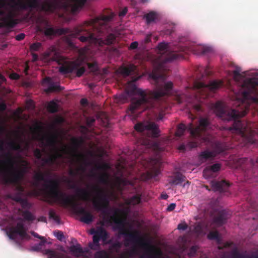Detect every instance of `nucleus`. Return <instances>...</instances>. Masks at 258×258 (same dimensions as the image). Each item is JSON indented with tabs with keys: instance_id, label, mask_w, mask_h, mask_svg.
<instances>
[{
	"instance_id": "obj_56",
	"label": "nucleus",
	"mask_w": 258,
	"mask_h": 258,
	"mask_svg": "<svg viewBox=\"0 0 258 258\" xmlns=\"http://www.w3.org/2000/svg\"><path fill=\"white\" fill-rule=\"evenodd\" d=\"M187 225L186 223H180L178 225L177 229L179 230H185L187 228Z\"/></svg>"
},
{
	"instance_id": "obj_26",
	"label": "nucleus",
	"mask_w": 258,
	"mask_h": 258,
	"mask_svg": "<svg viewBox=\"0 0 258 258\" xmlns=\"http://www.w3.org/2000/svg\"><path fill=\"white\" fill-rule=\"evenodd\" d=\"M45 81L49 84L48 87L45 90L47 93L58 92L63 89L59 85L51 83V80L49 78H46Z\"/></svg>"
},
{
	"instance_id": "obj_35",
	"label": "nucleus",
	"mask_w": 258,
	"mask_h": 258,
	"mask_svg": "<svg viewBox=\"0 0 258 258\" xmlns=\"http://www.w3.org/2000/svg\"><path fill=\"white\" fill-rule=\"evenodd\" d=\"M73 6L72 10L74 12H76L79 9L82 8L87 0H73Z\"/></svg>"
},
{
	"instance_id": "obj_22",
	"label": "nucleus",
	"mask_w": 258,
	"mask_h": 258,
	"mask_svg": "<svg viewBox=\"0 0 258 258\" xmlns=\"http://www.w3.org/2000/svg\"><path fill=\"white\" fill-rule=\"evenodd\" d=\"M211 186L214 191L220 192H225L230 186V184L226 180L220 181H212L211 182Z\"/></svg>"
},
{
	"instance_id": "obj_3",
	"label": "nucleus",
	"mask_w": 258,
	"mask_h": 258,
	"mask_svg": "<svg viewBox=\"0 0 258 258\" xmlns=\"http://www.w3.org/2000/svg\"><path fill=\"white\" fill-rule=\"evenodd\" d=\"M92 189L96 194V198L93 201V206L95 210L101 212L104 216L105 220L107 222L113 221L116 224V228L118 229V233L120 235L124 236V245L128 246L129 243H133L141 245L144 248H151V245L149 242L145 240L140 236L137 231L130 232L124 227L123 220L119 218V214L121 210L119 209H115L114 211V214L109 215V198L108 195L99 185H93Z\"/></svg>"
},
{
	"instance_id": "obj_16",
	"label": "nucleus",
	"mask_w": 258,
	"mask_h": 258,
	"mask_svg": "<svg viewBox=\"0 0 258 258\" xmlns=\"http://www.w3.org/2000/svg\"><path fill=\"white\" fill-rule=\"evenodd\" d=\"M71 149L66 145L63 146L61 151H52L53 153L48 158H43L42 161L43 162V166L45 164H53L56 160L63 157V154H70Z\"/></svg>"
},
{
	"instance_id": "obj_20",
	"label": "nucleus",
	"mask_w": 258,
	"mask_h": 258,
	"mask_svg": "<svg viewBox=\"0 0 258 258\" xmlns=\"http://www.w3.org/2000/svg\"><path fill=\"white\" fill-rule=\"evenodd\" d=\"M91 234H93V242L96 246H99V240H102L103 241H105L107 238V233L102 228H100L97 230L91 229L90 231Z\"/></svg>"
},
{
	"instance_id": "obj_38",
	"label": "nucleus",
	"mask_w": 258,
	"mask_h": 258,
	"mask_svg": "<svg viewBox=\"0 0 258 258\" xmlns=\"http://www.w3.org/2000/svg\"><path fill=\"white\" fill-rule=\"evenodd\" d=\"M207 237L210 240H215L218 243H219L221 239L219 235V233L217 231H211L207 235Z\"/></svg>"
},
{
	"instance_id": "obj_14",
	"label": "nucleus",
	"mask_w": 258,
	"mask_h": 258,
	"mask_svg": "<svg viewBox=\"0 0 258 258\" xmlns=\"http://www.w3.org/2000/svg\"><path fill=\"white\" fill-rule=\"evenodd\" d=\"M80 64L76 61H72L62 64L59 67V71L62 74L67 75L76 71V76L81 77L85 72L84 67H80Z\"/></svg>"
},
{
	"instance_id": "obj_57",
	"label": "nucleus",
	"mask_w": 258,
	"mask_h": 258,
	"mask_svg": "<svg viewBox=\"0 0 258 258\" xmlns=\"http://www.w3.org/2000/svg\"><path fill=\"white\" fill-rule=\"evenodd\" d=\"M138 45H139V44L137 41H134V42L131 43V44L130 45L129 49H135L138 48Z\"/></svg>"
},
{
	"instance_id": "obj_60",
	"label": "nucleus",
	"mask_w": 258,
	"mask_h": 258,
	"mask_svg": "<svg viewBox=\"0 0 258 258\" xmlns=\"http://www.w3.org/2000/svg\"><path fill=\"white\" fill-rule=\"evenodd\" d=\"M5 132H6V128L2 124V117L0 116V135L4 134Z\"/></svg>"
},
{
	"instance_id": "obj_23",
	"label": "nucleus",
	"mask_w": 258,
	"mask_h": 258,
	"mask_svg": "<svg viewBox=\"0 0 258 258\" xmlns=\"http://www.w3.org/2000/svg\"><path fill=\"white\" fill-rule=\"evenodd\" d=\"M58 137L56 134H52L46 137V146L51 148V151H61L57 147Z\"/></svg>"
},
{
	"instance_id": "obj_58",
	"label": "nucleus",
	"mask_w": 258,
	"mask_h": 258,
	"mask_svg": "<svg viewBox=\"0 0 258 258\" xmlns=\"http://www.w3.org/2000/svg\"><path fill=\"white\" fill-rule=\"evenodd\" d=\"M248 161V159L246 158H239L237 161V163L240 165H242V164H245L247 161Z\"/></svg>"
},
{
	"instance_id": "obj_43",
	"label": "nucleus",
	"mask_w": 258,
	"mask_h": 258,
	"mask_svg": "<svg viewBox=\"0 0 258 258\" xmlns=\"http://www.w3.org/2000/svg\"><path fill=\"white\" fill-rule=\"evenodd\" d=\"M231 255L232 258H249L248 255L241 253L236 249H234L232 251Z\"/></svg>"
},
{
	"instance_id": "obj_25",
	"label": "nucleus",
	"mask_w": 258,
	"mask_h": 258,
	"mask_svg": "<svg viewBox=\"0 0 258 258\" xmlns=\"http://www.w3.org/2000/svg\"><path fill=\"white\" fill-rule=\"evenodd\" d=\"M194 141L188 142L186 145L184 144L180 145L178 147V150L180 151L184 152L187 149H191L194 148L198 147L200 143L205 142L206 140H194Z\"/></svg>"
},
{
	"instance_id": "obj_24",
	"label": "nucleus",
	"mask_w": 258,
	"mask_h": 258,
	"mask_svg": "<svg viewBox=\"0 0 258 258\" xmlns=\"http://www.w3.org/2000/svg\"><path fill=\"white\" fill-rule=\"evenodd\" d=\"M120 73L124 76H128L130 75H137L138 70L134 64H131L126 67H124L120 68Z\"/></svg>"
},
{
	"instance_id": "obj_10",
	"label": "nucleus",
	"mask_w": 258,
	"mask_h": 258,
	"mask_svg": "<svg viewBox=\"0 0 258 258\" xmlns=\"http://www.w3.org/2000/svg\"><path fill=\"white\" fill-rule=\"evenodd\" d=\"M162 160L160 157L151 158L148 162L147 167L149 168L143 176L145 180L154 179L158 180V176L160 174Z\"/></svg>"
},
{
	"instance_id": "obj_62",
	"label": "nucleus",
	"mask_w": 258,
	"mask_h": 258,
	"mask_svg": "<svg viewBox=\"0 0 258 258\" xmlns=\"http://www.w3.org/2000/svg\"><path fill=\"white\" fill-rule=\"evenodd\" d=\"M10 78L13 80H18L20 78V76L17 73H12L10 75Z\"/></svg>"
},
{
	"instance_id": "obj_5",
	"label": "nucleus",
	"mask_w": 258,
	"mask_h": 258,
	"mask_svg": "<svg viewBox=\"0 0 258 258\" xmlns=\"http://www.w3.org/2000/svg\"><path fill=\"white\" fill-rule=\"evenodd\" d=\"M52 189L51 195L53 196L52 197L56 198V200L58 199L57 196L59 194L61 197V199L57 204L64 207H71L77 214L82 215L80 218L81 222L89 224L93 221V215L90 212L87 211L85 208L78 206L70 196L67 195L65 193L58 192L56 188H52Z\"/></svg>"
},
{
	"instance_id": "obj_6",
	"label": "nucleus",
	"mask_w": 258,
	"mask_h": 258,
	"mask_svg": "<svg viewBox=\"0 0 258 258\" xmlns=\"http://www.w3.org/2000/svg\"><path fill=\"white\" fill-rule=\"evenodd\" d=\"M210 127V122L209 119L207 118L201 117L199 119V125L196 127H194L192 122L189 123L188 126H186L183 123L178 124L175 135L180 137L187 129L193 140H207L206 131Z\"/></svg>"
},
{
	"instance_id": "obj_12",
	"label": "nucleus",
	"mask_w": 258,
	"mask_h": 258,
	"mask_svg": "<svg viewBox=\"0 0 258 258\" xmlns=\"http://www.w3.org/2000/svg\"><path fill=\"white\" fill-rule=\"evenodd\" d=\"M227 149L226 145L222 143H217L213 151L206 150L202 151L198 155V160L203 163L208 160H213L218 154L224 152Z\"/></svg>"
},
{
	"instance_id": "obj_53",
	"label": "nucleus",
	"mask_w": 258,
	"mask_h": 258,
	"mask_svg": "<svg viewBox=\"0 0 258 258\" xmlns=\"http://www.w3.org/2000/svg\"><path fill=\"white\" fill-rule=\"evenodd\" d=\"M95 167L97 170H104L108 168V166L106 164H95Z\"/></svg>"
},
{
	"instance_id": "obj_45",
	"label": "nucleus",
	"mask_w": 258,
	"mask_h": 258,
	"mask_svg": "<svg viewBox=\"0 0 258 258\" xmlns=\"http://www.w3.org/2000/svg\"><path fill=\"white\" fill-rule=\"evenodd\" d=\"M241 71V70L240 68H239L237 66L235 67V70L232 72L233 77L235 80H236V81L238 80L239 77H240V73Z\"/></svg>"
},
{
	"instance_id": "obj_51",
	"label": "nucleus",
	"mask_w": 258,
	"mask_h": 258,
	"mask_svg": "<svg viewBox=\"0 0 258 258\" xmlns=\"http://www.w3.org/2000/svg\"><path fill=\"white\" fill-rule=\"evenodd\" d=\"M55 236L60 241H62L64 238V235L60 231H57L54 232Z\"/></svg>"
},
{
	"instance_id": "obj_30",
	"label": "nucleus",
	"mask_w": 258,
	"mask_h": 258,
	"mask_svg": "<svg viewBox=\"0 0 258 258\" xmlns=\"http://www.w3.org/2000/svg\"><path fill=\"white\" fill-rule=\"evenodd\" d=\"M18 212L21 214V215L26 221H33L35 219V216L28 210H23L22 209H19Z\"/></svg>"
},
{
	"instance_id": "obj_44",
	"label": "nucleus",
	"mask_w": 258,
	"mask_h": 258,
	"mask_svg": "<svg viewBox=\"0 0 258 258\" xmlns=\"http://www.w3.org/2000/svg\"><path fill=\"white\" fill-rule=\"evenodd\" d=\"M95 258H107L108 254L105 250L97 251L94 255Z\"/></svg>"
},
{
	"instance_id": "obj_28",
	"label": "nucleus",
	"mask_w": 258,
	"mask_h": 258,
	"mask_svg": "<svg viewBox=\"0 0 258 258\" xmlns=\"http://www.w3.org/2000/svg\"><path fill=\"white\" fill-rule=\"evenodd\" d=\"M227 216L224 211L220 212L214 218V222L219 226L222 225L226 222Z\"/></svg>"
},
{
	"instance_id": "obj_32",
	"label": "nucleus",
	"mask_w": 258,
	"mask_h": 258,
	"mask_svg": "<svg viewBox=\"0 0 258 258\" xmlns=\"http://www.w3.org/2000/svg\"><path fill=\"white\" fill-rule=\"evenodd\" d=\"M221 168V165L219 163H215L210 166L207 167L203 171V174L206 176L210 171L216 172L218 171Z\"/></svg>"
},
{
	"instance_id": "obj_13",
	"label": "nucleus",
	"mask_w": 258,
	"mask_h": 258,
	"mask_svg": "<svg viewBox=\"0 0 258 258\" xmlns=\"http://www.w3.org/2000/svg\"><path fill=\"white\" fill-rule=\"evenodd\" d=\"M7 233L9 237L14 240H16L17 235H19L22 240H29L31 239V236L27 233L22 222H18L16 226L10 227Z\"/></svg>"
},
{
	"instance_id": "obj_46",
	"label": "nucleus",
	"mask_w": 258,
	"mask_h": 258,
	"mask_svg": "<svg viewBox=\"0 0 258 258\" xmlns=\"http://www.w3.org/2000/svg\"><path fill=\"white\" fill-rule=\"evenodd\" d=\"M87 66L88 69L92 72L95 73L98 71V66L97 63L95 62L92 63H88Z\"/></svg>"
},
{
	"instance_id": "obj_37",
	"label": "nucleus",
	"mask_w": 258,
	"mask_h": 258,
	"mask_svg": "<svg viewBox=\"0 0 258 258\" xmlns=\"http://www.w3.org/2000/svg\"><path fill=\"white\" fill-rule=\"evenodd\" d=\"M19 188L20 191V192H18L14 195L10 196L9 197L13 201L20 203L22 200L23 199L22 197V192L23 191V188L21 186H20Z\"/></svg>"
},
{
	"instance_id": "obj_17",
	"label": "nucleus",
	"mask_w": 258,
	"mask_h": 258,
	"mask_svg": "<svg viewBox=\"0 0 258 258\" xmlns=\"http://www.w3.org/2000/svg\"><path fill=\"white\" fill-rule=\"evenodd\" d=\"M223 85L221 81H214L209 84H206L202 82L196 81L194 83V88L199 91L201 94H204L207 90L214 91Z\"/></svg>"
},
{
	"instance_id": "obj_55",
	"label": "nucleus",
	"mask_w": 258,
	"mask_h": 258,
	"mask_svg": "<svg viewBox=\"0 0 258 258\" xmlns=\"http://www.w3.org/2000/svg\"><path fill=\"white\" fill-rule=\"evenodd\" d=\"M64 122V118L61 116H57L54 119V122L57 124H61Z\"/></svg>"
},
{
	"instance_id": "obj_52",
	"label": "nucleus",
	"mask_w": 258,
	"mask_h": 258,
	"mask_svg": "<svg viewBox=\"0 0 258 258\" xmlns=\"http://www.w3.org/2000/svg\"><path fill=\"white\" fill-rule=\"evenodd\" d=\"M5 142L4 140L0 139V152H3V157L5 158V160H6V157L4 156V154L6 152H4L5 151V148H4V145H5Z\"/></svg>"
},
{
	"instance_id": "obj_40",
	"label": "nucleus",
	"mask_w": 258,
	"mask_h": 258,
	"mask_svg": "<svg viewBox=\"0 0 258 258\" xmlns=\"http://www.w3.org/2000/svg\"><path fill=\"white\" fill-rule=\"evenodd\" d=\"M4 22L6 25L10 28H13L17 24L16 20L14 19L10 16L9 19H5Z\"/></svg>"
},
{
	"instance_id": "obj_11",
	"label": "nucleus",
	"mask_w": 258,
	"mask_h": 258,
	"mask_svg": "<svg viewBox=\"0 0 258 258\" xmlns=\"http://www.w3.org/2000/svg\"><path fill=\"white\" fill-rule=\"evenodd\" d=\"M120 182L124 185H130L133 187L134 192L136 194L129 198L126 203L128 205L135 206L139 205L142 202L143 194L141 192V186L139 183V180L136 179L135 181H129L126 179L121 180Z\"/></svg>"
},
{
	"instance_id": "obj_64",
	"label": "nucleus",
	"mask_w": 258,
	"mask_h": 258,
	"mask_svg": "<svg viewBox=\"0 0 258 258\" xmlns=\"http://www.w3.org/2000/svg\"><path fill=\"white\" fill-rule=\"evenodd\" d=\"M7 106L5 102H0V111H4L6 109Z\"/></svg>"
},
{
	"instance_id": "obj_47",
	"label": "nucleus",
	"mask_w": 258,
	"mask_h": 258,
	"mask_svg": "<svg viewBox=\"0 0 258 258\" xmlns=\"http://www.w3.org/2000/svg\"><path fill=\"white\" fill-rule=\"evenodd\" d=\"M198 249V247L197 245L192 246L189 250L188 255L189 257L194 256Z\"/></svg>"
},
{
	"instance_id": "obj_18",
	"label": "nucleus",
	"mask_w": 258,
	"mask_h": 258,
	"mask_svg": "<svg viewBox=\"0 0 258 258\" xmlns=\"http://www.w3.org/2000/svg\"><path fill=\"white\" fill-rule=\"evenodd\" d=\"M210 48L202 45H197L190 47L179 46V51L180 53H187L188 52H192L197 55L204 54L210 51Z\"/></svg>"
},
{
	"instance_id": "obj_9",
	"label": "nucleus",
	"mask_w": 258,
	"mask_h": 258,
	"mask_svg": "<svg viewBox=\"0 0 258 258\" xmlns=\"http://www.w3.org/2000/svg\"><path fill=\"white\" fill-rule=\"evenodd\" d=\"M72 141L73 147L71 148V153L69 155L73 156L78 163H80L79 167L76 171L73 169H71L69 171V175L72 176H75L77 175L78 170L85 171V168L83 165L84 166L88 165H89V162L88 161L86 155L79 153L78 151V148L81 144V141L76 138H73Z\"/></svg>"
},
{
	"instance_id": "obj_54",
	"label": "nucleus",
	"mask_w": 258,
	"mask_h": 258,
	"mask_svg": "<svg viewBox=\"0 0 258 258\" xmlns=\"http://www.w3.org/2000/svg\"><path fill=\"white\" fill-rule=\"evenodd\" d=\"M193 110L196 112L202 111V106L200 104H196L192 105Z\"/></svg>"
},
{
	"instance_id": "obj_2",
	"label": "nucleus",
	"mask_w": 258,
	"mask_h": 258,
	"mask_svg": "<svg viewBox=\"0 0 258 258\" xmlns=\"http://www.w3.org/2000/svg\"><path fill=\"white\" fill-rule=\"evenodd\" d=\"M114 16V14L109 11L108 14L101 15L91 22H86L84 25L75 28L73 31L68 28L55 29L49 27L48 22H46L45 26L41 31L46 36L68 34L71 38L79 37L80 41L88 43L90 45H110L114 42L116 35L113 33H109L106 37L103 35L104 30L108 27L106 23L111 21Z\"/></svg>"
},
{
	"instance_id": "obj_4",
	"label": "nucleus",
	"mask_w": 258,
	"mask_h": 258,
	"mask_svg": "<svg viewBox=\"0 0 258 258\" xmlns=\"http://www.w3.org/2000/svg\"><path fill=\"white\" fill-rule=\"evenodd\" d=\"M249 109V105L244 106V109L239 111L238 109L227 108L220 101L217 102L213 106L214 111L216 115L224 120H233L232 126L225 129L239 134L241 137L245 138L249 131L246 122L242 121L240 118L246 114ZM250 136L248 138L249 142H253L252 137V131H249Z\"/></svg>"
},
{
	"instance_id": "obj_8",
	"label": "nucleus",
	"mask_w": 258,
	"mask_h": 258,
	"mask_svg": "<svg viewBox=\"0 0 258 258\" xmlns=\"http://www.w3.org/2000/svg\"><path fill=\"white\" fill-rule=\"evenodd\" d=\"M242 103L253 102L258 103V79L251 78L245 81L241 86Z\"/></svg>"
},
{
	"instance_id": "obj_34",
	"label": "nucleus",
	"mask_w": 258,
	"mask_h": 258,
	"mask_svg": "<svg viewBox=\"0 0 258 258\" xmlns=\"http://www.w3.org/2000/svg\"><path fill=\"white\" fill-rule=\"evenodd\" d=\"M47 109V110L50 113H56L58 111V106L56 102L52 100L48 103Z\"/></svg>"
},
{
	"instance_id": "obj_50",
	"label": "nucleus",
	"mask_w": 258,
	"mask_h": 258,
	"mask_svg": "<svg viewBox=\"0 0 258 258\" xmlns=\"http://www.w3.org/2000/svg\"><path fill=\"white\" fill-rule=\"evenodd\" d=\"M41 46V44L39 42H36L32 44L30 46L32 51H38Z\"/></svg>"
},
{
	"instance_id": "obj_29",
	"label": "nucleus",
	"mask_w": 258,
	"mask_h": 258,
	"mask_svg": "<svg viewBox=\"0 0 258 258\" xmlns=\"http://www.w3.org/2000/svg\"><path fill=\"white\" fill-rule=\"evenodd\" d=\"M70 251L74 254V255L77 257L82 255L84 253V250L79 244L71 246L70 247Z\"/></svg>"
},
{
	"instance_id": "obj_63",
	"label": "nucleus",
	"mask_w": 258,
	"mask_h": 258,
	"mask_svg": "<svg viewBox=\"0 0 258 258\" xmlns=\"http://www.w3.org/2000/svg\"><path fill=\"white\" fill-rule=\"evenodd\" d=\"M127 9L126 8H124L121 11H120L119 13V16L120 17H123L127 13Z\"/></svg>"
},
{
	"instance_id": "obj_27",
	"label": "nucleus",
	"mask_w": 258,
	"mask_h": 258,
	"mask_svg": "<svg viewBox=\"0 0 258 258\" xmlns=\"http://www.w3.org/2000/svg\"><path fill=\"white\" fill-rule=\"evenodd\" d=\"M91 176L93 177H97L98 181L104 184H107L109 181V175L106 172H104L98 176H97V174L94 172H92Z\"/></svg>"
},
{
	"instance_id": "obj_33",
	"label": "nucleus",
	"mask_w": 258,
	"mask_h": 258,
	"mask_svg": "<svg viewBox=\"0 0 258 258\" xmlns=\"http://www.w3.org/2000/svg\"><path fill=\"white\" fill-rule=\"evenodd\" d=\"M147 24L155 21L157 19V14L154 12H151L144 16Z\"/></svg>"
},
{
	"instance_id": "obj_42",
	"label": "nucleus",
	"mask_w": 258,
	"mask_h": 258,
	"mask_svg": "<svg viewBox=\"0 0 258 258\" xmlns=\"http://www.w3.org/2000/svg\"><path fill=\"white\" fill-rule=\"evenodd\" d=\"M49 218L53 219L54 221H55L56 223H59L60 221V219L59 217L56 215L55 213V212L52 210L51 209L49 211Z\"/></svg>"
},
{
	"instance_id": "obj_41",
	"label": "nucleus",
	"mask_w": 258,
	"mask_h": 258,
	"mask_svg": "<svg viewBox=\"0 0 258 258\" xmlns=\"http://www.w3.org/2000/svg\"><path fill=\"white\" fill-rule=\"evenodd\" d=\"M22 208L26 210H29L32 207V205L26 198H23L20 203Z\"/></svg>"
},
{
	"instance_id": "obj_39",
	"label": "nucleus",
	"mask_w": 258,
	"mask_h": 258,
	"mask_svg": "<svg viewBox=\"0 0 258 258\" xmlns=\"http://www.w3.org/2000/svg\"><path fill=\"white\" fill-rule=\"evenodd\" d=\"M8 145L9 147L13 150L18 151H22L21 145L19 143H18L14 141L8 142Z\"/></svg>"
},
{
	"instance_id": "obj_31",
	"label": "nucleus",
	"mask_w": 258,
	"mask_h": 258,
	"mask_svg": "<svg viewBox=\"0 0 258 258\" xmlns=\"http://www.w3.org/2000/svg\"><path fill=\"white\" fill-rule=\"evenodd\" d=\"M54 0L46 1L42 6L41 9L45 12H52L55 9V6L52 2Z\"/></svg>"
},
{
	"instance_id": "obj_36",
	"label": "nucleus",
	"mask_w": 258,
	"mask_h": 258,
	"mask_svg": "<svg viewBox=\"0 0 258 258\" xmlns=\"http://www.w3.org/2000/svg\"><path fill=\"white\" fill-rule=\"evenodd\" d=\"M185 180V177L182 174H178L176 175L170 183L172 184L182 185V182Z\"/></svg>"
},
{
	"instance_id": "obj_59",
	"label": "nucleus",
	"mask_w": 258,
	"mask_h": 258,
	"mask_svg": "<svg viewBox=\"0 0 258 258\" xmlns=\"http://www.w3.org/2000/svg\"><path fill=\"white\" fill-rule=\"evenodd\" d=\"M176 207V204L175 203L170 204L167 208V211L168 212L172 211L175 209Z\"/></svg>"
},
{
	"instance_id": "obj_15",
	"label": "nucleus",
	"mask_w": 258,
	"mask_h": 258,
	"mask_svg": "<svg viewBox=\"0 0 258 258\" xmlns=\"http://www.w3.org/2000/svg\"><path fill=\"white\" fill-rule=\"evenodd\" d=\"M135 129L140 132L144 131L151 132L152 136L153 137H158L159 136L158 126L154 122H140L135 125Z\"/></svg>"
},
{
	"instance_id": "obj_61",
	"label": "nucleus",
	"mask_w": 258,
	"mask_h": 258,
	"mask_svg": "<svg viewBox=\"0 0 258 258\" xmlns=\"http://www.w3.org/2000/svg\"><path fill=\"white\" fill-rule=\"evenodd\" d=\"M25 35L24 33H20L16 36L17 41H21L24 39Z\"/></svg>"
},
{
	"instance_id": "obj_21",
	"label": "nucleus",
	"mask_w": 258,
	"mask_h": 258,
	"mask_svg": "<svg viewBox=\"0 0 258 258\" xmlns=\"http://www.w3.org/2000/svg\"><path fill=\"white\" fill-rule=\"evenodd\" d=\"M15 6L17 8L20 10H27L28 9H36L40 7L39 0H27L26 3L22 1H19L16 3Z\"/></svg>"
},
{
	"instance_id": "obj_19",
	"label": "nucleus",
	"mask_w": 258,
	"mask_h": 258,
	"mask_svg": "<svg viewBox=\"0 0 258 258\" xmlns=\"http://www.w3.org/2000/svg\"><path fill=\"white\" fill-rule=\"evenodd\" d=\"M67 182L70 188L75 189L77 196L81 200L85 201L89 200L90 194L86 189L79 187L76 183L71 180H68Z\"/></svg>"
},
{
	"instance_id": "obj_49",
	"label": "nucleus",
	"mask_w": 258,
	"mask_h": 258,
	"mask_svg": "<svg viewBox=\"0 0 258 258\" xmlns=\"http://www.w3.org/2000/svg\"><path fill=\"white\" fill-rule=\"evenodd\" d=\"M6 5L5 0H0V16H5L6 14L5 11L2 9L5 7Z\"/></svg>"
},
{
	"instance_id": "obj_7",
	"label": "nucleus",
	"mask_w": 258,
	"mask_h": 258,
	"mask_svg": "<svg viewBox=\"0 0 258 258\" xmlns=\"http://www.w3.org/2000/svg\"><path fill=\"white\" fill-rule=\"evenodd\" d=\"M50 173L49 171L46 172H43L42 171H39L35 173L34 175V179L37 182L44 181L45 183L43 184L44 188L43 191L45 194V197L47 199V202L50 204L52 203H58L61 199L60 195L58 194L57 199L56 198H53L51 195V191L52 190V188H56L57 191L59 192H62L60 191L59 189V182L56 179H46V176H50Z\"/></svg>"
},
{
	"instance_id": "obj_1",
	"label": "nucleus",
	"mask_w": 258,
	"mask_h": 258,
	"mask_svg": "<svg viewBox=\"0 0 258 258\" xmlns=\"http://www.w3.org/2000/svg\"><path fill=\"white\" fill-rule=\"evenodd\" d=\"M160 54L154 62V68L149 74V78L152 79L157 86L155 90H143L138 88L135 83L141 77H133L128 82V86L124 93L119 95L118 100L122 103L127 101L129 98L134 95L139 96V98L132 99L128 113L134 115L138 109H149L152 113L151 118L159 120L163 119L166 109V102L165 96L169 95L172 90L173 84L169 81L163 85H159L161 82L164 83L167 76L165 72L168 70L166 63L172 61L183 58V54L179 51V46L177 49L168 51V44L165 42L160 43L157 47Z\"/></svg>"
},
{
	"instance_id": "obj_48",
	"label": "nucleus",
	"mask_w": 258,
	"mask_h": 258,
	"mask_svg": "<svg viewBox=\"0 0 258 258\" xmlns=\"http://www.w3.org/2000/svg\"><path fill=\"white\" fill-rule=\"evenodd\" d=\"M34 155L35 157L38 160H41L43 158L42 157V151L39 149H36L34 151Z\"/></svg>"
}]
</instances>
